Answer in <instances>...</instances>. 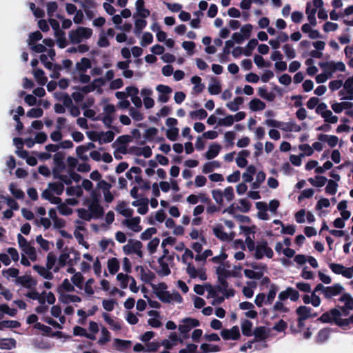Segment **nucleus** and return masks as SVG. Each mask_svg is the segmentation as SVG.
I'll return each instance as SVG.
<instances>
[{"mask_svg": "<svg viewBox=\"0 0 353 353\" xmlns=\"http://www.w3.org/2000/svg\"><path fill=\"white\" fill-rule=\"evenodd\" d=\"M90 195V198L86 201L88 208H79L77 210L78 216L86 221L98 219L104 212L103 208L100 204L101 194L99 191L92 190Z\"/></svg>", "mask_w": 353, "mask_h": 353, "instance_id": "f257e3e1", "label": "nucleus"}, {"mask_svg": "<svg viewBox=\"0 0 353 353\" xmlns=\"http://www.w3.org/2000/svg\"><path fill=\"white\" fill-rule=\"evenodd\" d=\"M234 295V291L232 289L228 288L225 281H223L219 285L213 286L210 285L208 289V299H212V305H218L222 303L225 298H229Z\"/></svg>", "mask_w": 353, "mask_h": 353, "instance_id": "f03ea898", "label": "nucleus"}, {"mask_svg": "<svg viewBox=\"0 0 353 353\" xmlns=\"http://www.w3.org/2000/svg\"><path fill=\"white\" fill-rule=\"evenodd\" d=\"M264 123L268 127L279 128L285 132H299L301 130V127L293 120L283 122L274 119H268L265 120Z\"/></svg>", "mask_w": 353, "mask_h": 353, "instance_id": "7ed1b4c3", "label": "nucleus"}, {"mask_svg": "<svg viewBox=\"0 0 353 353\" xmlns=\"http://www.w3.org/2000/svg\"><path fill=\"white\" fill-rule=\"evenodd\" d=\"M139 89L135 86H128L125 88V91L117 92L115 97L119 101L127 99L128 97L130 98V100L133 105L140 108L142 107V101L141 97H139Z\"/></svg>", "mask_w": 353, "mask_h": 353, "instance_id": "20e7f679", "label": "nucleus"}, {"mask_svg": "<svg viewBox=\"0 0 353 353\" xmlns=\"http://www.w3.org/2000/svg\"><path fill=\"white\" fill-rule=\"evenodd\" d=\"M92 34L93 31L91 28L79 26L74 30H70L68 34V37L72 44H78L89 39Z\"/></svg>", "mask_w": 353, "mask_h": 353, "instance_id": "39448f33", "label": "nucleus"}, {"mask_svg": "<svg viewBox=\"0 0 353 353\" xmlns=\"http://www.w3.org/2000/svg\"><path fill=\"white\" fill-rule=\"evenodd\" d=\"M51 315L59 319V322L53 320L48 316H43V321L55 328H62V325L65 323V318L62 315V310L58 305H53L50 309Z\"/></svg>", "mask_w": 353, "mask_h": 353, "instance_id": "423d86ee", "label": "nucleus"}, {"mask_svg": "<svg viewBox=\"0 0 353 353\" xmlns=\"http://www.w3.org/2000/svg\"><path fill=\"white\" fill-rule=\"evenodd\" d=\"M115 106L113 104L105 103L103 107V112L98 114V119L101 121L107 127L110 128L114 120Z\"/></svg>", "mask_w": 353, "mask_h": 353, "instance_id": "0eeeda50", "label": "nucleus"}, {"mask_svg": "<svg viewBox=\"0 0 353 353\" xmlns=\"http://www.w3.org/2000/svg\"><path fill=\"white\" fill-rule=\"evenodd\" d=\"M319 66L323 71L332 77L336 72H344L346 69L345 65L343 61H327L319 63Z\"/></svg>", "mask_w": 353, "mask_h": 353, "instance_id": "6e6552de", "label": "nucleus"}, {"mask_svg": "<svg viewBox=\"0 0 353 353\" xmlns=\"http://www.w3.org/2000/svg\"><path fill=\"white\" fill-rule=\"evenodd\" d=\"M254 252V256L256 259H261L264 256L271 259L274 255L273 250L268 246L265 241L257 242Z\"/></svg>", "mask_w": 353, "mask_h": 353, "instance_id": "1a4fd4ad", "label": "nucleus"}, {"mask_svg": "<svg viewBox=\"0 0 353 353\" xmlns=\"http://www.w3.org/2000/svg\"><path fill=\"white\" fill-rule=\"evenodd\" d=\"M253 30L252 25L248 23L242 26L239 32H234L232 38L238 44L242 43L245 39L251 37Z\"/></svg>", "mask_w": 353, "mask_h": 353, "instance_id": "9d476101", "label": "nucleus"}, {"mask_svg": "<svg viewBox=\"0 0 353 353\" xmlns=\"http://www.w3.org/2000/svg\"><path fill=\"white\" fill-rule=\"evenodd\" d=\"M329 268L336 274H341L346 279H352L353 277V265L350 268H346L342 264L330 263Z\"/></svg>", "mask_w": 353, "mask_h": 353, "instance_id": "9b49d317", "label": "nucleus"}, {"mask_svg": "<svg viewBox=\"0 0 353 353\" xmlns=\"http://www.w3.org/2000/svg\"><path fill=\"white\" fill-rule=\"evenodd\" d=\"M142 243L139 241L130 240L128 243L123 247V251L125 254H135L139 257L143 256Z\"/></svg>", "mask_w": 353, "mask_h": 353, "instance_id": "f8f14e48", "label": "nucleus"}, {"mask_svg": "<svg viewBox=\"0 0 353 353\" xmlns=\"http://www.w3.org/2000/svg\"><path fill=\"white\" fill-rule=\"evenodd\" d=\"M341 312L336 309H332L330 312L323 314L319 320L323 323H330L334 321L337 325L340 326L345 325L344 323H342L341 319Z\"/></svg>", "mask_w": 353, "mask_h": 353, "instance_id": "ddd939ff", "label": "nucleus"}, {"mask_svg": "<svg viewBox=\"0 0 353 353\" xmlns=\"http://www.w3.org/2000/svg\"><path fill=\"white\" fill-rule=\"evenodd\" d=\"M339 95L342 99H353V75L345 81L343 88L339 92Z\"/></svg>", "mask_w": 353, "mask_h": 353, "instance_id": "4468645a", "label": "nucleus"}, {"mask_svg": "<svg viewBox=\"0 0 353 353\" xmlns=\"http://www.w3.org/2000/svg\"><path fill=\"white\" fill-rule=\"evenodd\" d=\"M186 273L192 279H199L201 281L207 279L205 270L203 268H196L193 263H188V266L186 267Z\"/></svg>", "mask_w": 353, "mask_h": 353, "instance_id": "2eb2a0df", "label": "nucleus"}, {"mask_svg": "<svg viewBox=\"0 0 353 353\" xmlns=\"http://www.w3.org/2000/svg\"><path fill=\"white\" fill-rule=\"evenodd\" d=\"M199 325V321L197 319L185 318L180 321L179 330L181 334H187L192 329Z\"/></svg>", "mask_w": 353, "mask_h": 353, "instance_id": "dca6fc26", "label": "nucleus"}, {"mask_svg": "<svg viewBox=\"0 0 353 353\" xmlns=\"http://www.w3.org/2000/svg\"><path fill=\"white\" fill-rule=\"evenodd\" d=\"M183 343V340L181 339L176 333H171L168 338L162 342V345L164 346L166 349L163 353H170L169 350L178 345L179 344H182Z\"/></svg>", "mask_w": 353, "mask_h": 353, "instance_id": "f3484780", "label": "nucleus"}, {"mask_svg": "<svg viewBox=\"0 0 353 353\" xmlns=\"http://www.w3.org/2000/svg\"><path fill=\"white\" fill-rule=\"evenodd\" d=\"M64 163H63L62 164L54 165L52 170V173L54 175V178L59 179L65 184L68 185L72 183V174H70V176H68L62 174V172L64 170Z\"/></svg>", "mask_w": 353, "mask_h": 353, "instance_id": "a211bd4d", "label": "nucleus"}, {"mask_svg": "<svg viewBox=\"0 0 353 353\" xmlns=\"http://www.w3.org/2000/svg\"><path fill=\"white\" fill-rule=\"evenodd\" d=\"M140 223L141 218L139 216H130L122 221L123 225L134 232H139L142 230V226Z\"/></svg>", "mask_w": 353, "mask_h": 353, "instance_id": "6ab92c4d", "label": "nucleus"}, {"mask_svg": "<svg viewBox=\"0 0 353 353\" xmlns=\"http://www.w3.org/2000/svg\"><path fill=\"white\" fill-rule=\"evenodd\" d=\"M112 185L105 181H101L97 185V189L101 190L103 192L104 201L106 203H111L114 200V196L110 192Z\"/></svg>", "mask_w": 353, "mask_h": 353, "instance_id": "aec40b11", "label": "nucleus"}, {"mask_svg": "<svg viewBox=\"0 0 353 353\" xmlns=\"http://www.w3.org/2000/svg\"><path fill=\"white\" fill-rule=\"evenodd\" d=\"M213 232L214 235L221 241H230L234 237V233L233 232H225L223 226L220 224H218L213 228Z\"/></svg>", "mask_w": 353, "mask_h": 353, "instance_id": "412c9836", "label": "nucleus"}, {"mask_svg": "<svg viewBox=\"0 0 353 353\" xmlns=\"http://www.w3.org/2000/svg\"><path fill=\"white\" fill-rule=\"evenodd\" d=\"M59 301L64 305H69L70 303H77L81 301L80 296L72 294V292L62 293L58 294Z\"/></svg>", "mask_w": 353, "mask_h": 353, "instance_id": "4be33fe9", "label": "nucleus"}, {"mask_svg": "<svg viewBox=\"0 0 353 353\" xmlns=\"http://www.w3.org/2000/svg\"><path fill=\"white\" fill-rule=\"evenodd\" d=\"M299 298V292L290 287H288L285 290L281 291L278 296V299L281 301H285L290 299L292 301H296Z\"/></svg>", "mask_w": 353, "mask_h": 353, "instance_id": "5701e85b", "label": "nucleus"}, {"mask_svg": "<svg viewBox=\"0 0 353 353\" xmlns=\"http://www.w3.org/2000/svg\"><path fill=\"white\" fill-rule=\"evenodd\" d=\"M136 12L133 14V18L137 17L147 18L150 16V12L145 8L144 0H137L135 2Z\"/></svg>", "mask_w": 353, "mask_h": 353, "instance_id": "b1692460", "label": "nucleus"}, {"mask_svg": "<svg viewBox=\"0 0 353 353\" xmlns=\"http://www.w3.org/2000/svg\"><path fill=\"white\" fill-rule=\"evenodd\" d=\"M221 336L225 340H237L240 337L239 328L235 325L230 329H223Z\"/></svg>", "mask_w": 353, "mask_h": 353, "instance_id": "393cba45", "label": "nucleus"}, {"mask_svg": "<svg viewBox=\"0 0 353 353\" xmlns=\"http://www.w3.org/2000/svg\"><path fill=\"white\" fill-rule=\"evenodd\" d=\"M156 90L159 93L158 101L161 103H167L170 99L169 94L172 92V89L168 85H159Z\"/></svg>", "mask_w": 353, "mask_h": 353, "instance_id": "a878e982", "label": "nucleus"}, {"mask_svg": "<svg viewBox=\"0 0 353 353\" xmlns=\"http://www.w3.org/2000/svg\"><path fill=\"white\" fill-rule=\"evenodd\" d=\"M16 285H21L26 288H32L37 285L36 281L32 278L30 275L26 274L19 276L15 279Z\"/></svg>", "mask_w": 353, "mask_h": 353, "instance_id": "bb28decb", "label": "nucleus"}, {"mask_svg": "<svg viewBox=\"0 0 353 353\" xmlns=\"http://www.w3.org/2000/svg\"><path fill=\"white\" fill-rule=\"evenodd\" d=\"M239 308L246 310L245 315L250 319H255L257 316V312L254 310V305L250 302L244 301L239 303Z\"/></svg>", "mask_w": 353, "mask_h": 353, "instance_id": "cd10ccee", "label": "nucleus"}, {"mask_svg": "<svg viewBox=\"0 0 353 353\" xmlns=\"http://www.w3.org/2000/svg\"><path fill=\"white\" fill-rule=\"evenodd\" d=\"M83 259L92 263V268L94 274L97 276H100L101 274V264L99 258L97 257L94 259L93 256L89 253H85L83 254Z\"/></svg>", "mask_w": 353, "mask_h": 353, "instance_id": "c85d7f7f", "label": "nucleus"}, {"mask_svg": "<svg viewBox=\"0 0 353 353\" xmlns=\"http://www.w3.org/2000/svg\"><path fill=\"white\" fill-rule=\"evenodd\" d=\"M149 319L148 323L152 327L157 328L161 326L162 323L161 321L160 314L157 310H150L148 312Z\"/></svg>", "mask_w": 353, "mask_h": 353, "instance_id": "c756f323", "label": "nucleus"}, {"mask_svg": "<svg viewBox=\"0 0 353 353\" xmlns=\"http://www.w3.org/2000/svg\"><path fill=\"white\" fill-rule=\"evenodd\" d=\"M132 205L137 208V212L140 214H145L148 211V199L141 198L132 201Z\"/></svg>", "mask_w": 353, "mask_h": 353, "instance_id": "7c9ffc66", "label": "nucleus"}, {"mask_svg": "<svg viewBox=\"0 0 353 353\" xmlns=\"http://www.w3.org/2000/svg\"><path fill=\"white\" fill-rule=\"evenodd\" d=\"M343 289V287L340 283H335L332 285L327 286L324 297L330 299L333 296H336L340 294Z\"/></svg>", "mask_w": 353, "mask_h": 353, "instance_id": "2f4dec72", "label": "nucleus"}, {"mask_svg": "<svg viewBox=\"0 0 353 353\" xmlns=\"http://www.w3.org/2000/svg\"><path fill=\"white\" fill-rule=\"evenodd\" d=\"M296 312L298 316L301 319H307L317 316V314L314 313L311 307L305 305L299 307Z\"/></svg>", "mask_w": 353, "mask_h": 353, "instance_id": "473e14b6", "label": "nucleus"}, {"mask_svg": "<svg viewBox=\"0 0 353 353\" xmlns=\"http://www.w3.org/2000/svg\"><path fill=\"white\" fill-rule=\"evenodd\" d=\"M159 268L157 270L159 275L161 276H168L171 271L169 268L168 263L166 260L164 259V256H161L158 259Z\"/></svg>", "mask_w": 353, "mask_h": 353, "instance_id": "72a5a7b5", "label": "nucleus"}, {"mask_svg": "<svg viewBox=\"0 0 353 353\" xmlns=\"http://www.w3.org/2000/svg\"><path fill=\"white\" fill-rule=\"evenodd\" d=\"M331 108L335 113L339 114L343 110L345 111L346 109L353 108V103L350 101L334 102L331 104Z\"/></svg>", "mask_w": 353, "mask_h": 353, "instance_id": "f704fd0d", "label": "nucleus"}, {"mask_svg": "<svg viewBox=\"0 0 353 353\" xmlns=\"http://www.w3.org/2000/svg\"><path fill=\"white\" fill-rule=\"evenodd\" d=\"M316 9L311 4V2H308L306 5L305 14L310 24L313 26H316L317 21L316 19Z\"/></svg>", "mask_w": 353, "mask_h": 353, "instance_id": "c9c22d12", "label": "nucleus"}, {"mask_svg": "<svg viewBox=\"0 0 353 353\" xmlns=\"http://www.w3.org/2000/svg\"><path fill=\"white\" fill-rule=\"evenodd\" d=\"M75 290L74 285L68 279H65L61 285L57 288V294L67 293V292H72Z\"/></svg>", "mask_w": 353, "mask_h": 353, "instance_id": "e433bc0d", "label": "nucleus"}, {"mask_svg": "<svg viewBox=\"0 0 353 353\" xmlns=\"http://www.w3.org/2000/svg\"><path fill=\"white\" fill-rule=\"evenodd\" d=\"M257 283L256 281H251L246 283L245 285L243 287L242 292L244 296L247 299H250L253 296L255 289L256 288Z\"/></svg>", "mask_w": 353, "mask_h": 353, "instance_id": "4c0bfd02", "label": "nucleus"}, {"mask_svg": "<svg viewBox=\"0 0 353 353\" xmlns=\"http://www.w3.org/2000/svg\"><path fill=\"white\" fill-rule=\"evenodd\" d=\"M209 199L203 193H199L198 194H190L186 198V201L191 205H196L199 201L202 203H208Z\"/></svg>", "mask_w": 353, "mask_h": 353, "instance_id": "58836bf2", "label": "nucleus"}, {"mask_svg": "<svg viewBox=\"0 0 353 353\" xmlns=\"http://www.w3.org/2000/svg\"><path fill=\"white\" fill-rule=\"evenodd\" d=\"M248 106L251 111L257 112L263 110L265 108L266 105L259 99L254 98L249 102Z\"/></svg>", "mask_w": 353, "mask_h": 353, "instance_id": "ea45409f", "label": "nucleus"}, {"mask_svg": "<svg viewBox=\"0 0 353 353\" xmlns=\"http://www.w3.org/2000/svg\"><path fill=\"white\" fill-rule=\"evenodd\" d=\"M102 316L112 330L119 331L121 330V324L117 319L112 318L108 313H103Z\"/></svg>", "mask_w": 353, "mask_h": 353, "instance_id": "a19ab883", "label": "nucleus"}, {"mask_svg": "<svg viewBox=\"0 0 353 353\" xmlns=\"http://www.w3.org/2000/svg\"><path fill=\"white\" fill-rule=\"evenodd\" d=\"M107 267L110 274H115L119 270L120 262L117 258H110L107 261Z\"/></svg>", "mask_w": 353, "mask_h": 353, "instance_id": "79ce46f5", "label": "nucleus"}, {"mask_svg": "<svg viewBox=\"0 0 353 353\" xmlns=\"http://www.w3.org/2000/svg\"><path fill=\"white\" fill-rule=\"evenodd\" d=\"M256 169L253 165L247 167L245 171L243 173L242 178L245 183H251L253 181V176L256 174Z\"/></svg>", "mask_w": 353, "mask_h": 353, "instance_id": "37998d69", "label": "nucleus"}, {"mask_svg": "<svg viewBox=\"0 0 353 353\" xmlns=\"http://www.w3.org/2000/svg\"><path fill=\"white\" fill-rule=\"evenodd\" d=\"M221 149V147L219 144H217V143L211 144L209 146V148L205 154V158L207 159H212L215 158L220 152Z\"/></svg>", "mask_w": 353, "mask_h": 353, "instance_id": "c03bdc74", "label": "nucleus"}, {"mask_svg": "<svg viewBox=\"0 0 353 353\" xmlns=\"http://www.w3.org/2000/svg\"><path fill=\"white\" fill-rule=\"evenodd\" d=\"M249 155L250 152L248 150H244L239 152L236 159V165L239 168H245L248 164L247 157Z\"/></svg>", "mask_w": 353, "mask_h": 353, "instance_id": "a18cd8bd", "label": "nucleus"}, {"mask_svg": "<svg viewBox=\"0 0 353 353\" xmlns=\"http://www.w3.org/2000/svg\"><path fill=\"white\" fill-rule=\"evenodd\" d=\"M67 163H68V166L70 167V170L68 171V174H69L68 176H70V174H72V180L74 179L75 181H77L79 177V176L73 172V170L77 166H78V161H77V160L75 158H74V157H70L67 159Z\"/></svg>", "mask_w": 353, "mask_h": 353, "instance_id": "49530a36", "label": "nucleus"}, {"mask_svg": "<svg viewBox=\"0 0 353 353\" xmlns=\"http://www.w3.org/2000/svg\"><path fill=\"white\" fill-rule=\"evenodd\" d=\"M145 18H141L137 17L134 18V32L135 34H139L141 33L143 29H144L147 26V21L145 19Z\"/></svg>", "mask_w": 353, "mask_h": 353, "instance_id": "de8ad7c7", "label": "nucleus"}, {"mask_svg": "<svg viewBox=\"0 0 353 353\" xmlns=\"http://www.w3.org/2000/svg\"><path fill=\"white\" fill-rule=\"evenodd\" d=\"M221 91V85L219 81L212 79L208 85V92L210 94L216 95Z\"/></svg>", "mask_w": 353, "mask_h": 353, "instance_id": "09e8293b", "label": "nucleus"}, {"mask_svg": "<svg viewBox=\"0 0 353 353\" xmlns=\"http://www.w3.org/2000/svg\"><path fill=\"white\" fill-rule=\"evenodd\" d=\"M33 268L39 275L46 279H52L53 277L52 273L47 267L44 268L43 266L35 265Z\"/></svg>", "mask_w": 353, "mask_h": 353, "instance_id": "8fccbe9b", "label": "nucleus"}, {"mask_svg": "<svg viewBox=\"0 0 353 353\" xmlns=\"http://www.w3.org/2000/svg\"><path fill=\"white\" fill-rule=\"evenodd\" d=\"M244 100L242 97H238L226 104V107L232 112L237 111L240 106L243 104Z\"/></svg>", "mask_w": 353, "mask_h": 353, "instance_id": "3c124183", "label": "nucleus"}, {"mask_svg": "<svg viewBox=\"0 0 353 353\" xmlns=\"http://www.w3.org/2000/svg\"><path fill=\"white\" fill-rule=\"evenodd\" d=\"M221 167V163L217 161H210L205 163L202 168V172L205 174L210 173Z\"/></svg>", "mask_w": 353, "mask_h": 353, "instance_id": "603ef678", "label": "nucleus"}, {"mask_svg": "<svg viewBox=\"0 0 353 353\" xmlns=\"http://www.w3.org/2000/svg\"><path fill=\"white\" fill-rule=\"evenodd\" d=\"M132 344L130 341L127 340H121L119 339H115L114 340V345L115 348L119 351H125L128 349Z\"/></svg>", "mask_w": 353, "mask_h": 353, "instance_id": "864d4df0", "label": "nucleus"}, {"mask_svg": "<svg viewBox=\"0 0 353 353\" xmlns=\"http://www.w3.org/2000/svg\"><path fill=\"white\" fill-rule=\"evenodd\" d=\"M36 242L44 251H49L54 245L53 243L43 238L41 235H38L36 237Z\"/></svg>", "mask_w": 353, "mask_h": 353, "instance_id": "5fc2aeb1", "label": "nucleus"}, {"mask_svg": "<svg viewBox=\"0 0 353 353\" xmlns=\"http://www.w3.org/2000/svg\"><path fill=\"white\" fill-rule=\"evenodd\" d=\"M57 262V257L52 252H49L47 255L46 259V267L50 270H52L54 272H57V268L55 267Z\"/></svg>", "mask_w": 353, "mask_h": 353, "instance_id": "6e6d98bb", "label": "nucleus"}, {"mask_svg": "<svg viewBox=\"0 0 353 353\" xmlns=\"http://www.w3.org/2000/svg\"><path fill=\"white\" fill-rule=\"evenodd\" d=\"M114 137V134L112 131H107L97 134V139L101 143H110Z\"/></svg>", "mask_w": 353, "mask_h": 353, "instance_id": "4d7b16f0", "label": "nucleus"}, {"mask_svg": "<svg viewBox=\"0 0 353 353\" xmlns=\"http://www.w3.org/2000/svg\"><path fill=\"white\" fill-rule=\"evenodd\" d=\"M279 291V287L274 283L270 284V289L266 297V304H272L277 292Z\"/></svg>", "mask_w": 353, "mask_h": 353, "instance_id": "13d9d810", "label": "nucleus"}, {"mask_svg": "<svg viewBox=\"0 0 353 353\" xmlns=\"http://www.w3.org/2000/svg\"><path fill=\"white\" fill-rule=\"evenodd\" d=\"M255 338L260 341H263L269 336V331L265 327H259L254 332Z\"/></svg>", "mask_w": 353, "mask_h": 353, "instance_id": "bf43d9fd", "label": "nucleus"}, {"mask_svg": "<svg viewBox=\"0 0 353 353\" xmlns=\"http://www.w3.org/2000/svg\"><path fill=\"white\" fill-rule=\"evenodd\" d=\"M308 181L312 185L321 188L325 185L327 181V179L325 176H316L314 178L308 179Z\"/></svg>", "mask_w": 353, "mask_h": 353, "instance_id": "052dcab7", "label": "nucleus"}, {"mask_svg": "<svg viewBox=\"0 0 353 353\" xmlns=\"http://www.w3.org/2000/svg\"><path fill=\"white\" fill-rule=\"evenodd\" d=\"M83 276L80 272L74 273V274H73L70 279V281L73 283V285L78 288L79 289L83 288Z\"/></svg>", "mask_w": 353, "mask_h": 353, "instance_id": "680f3d73", "label": "nucleus"}, {"mask_svg": "<svg viewBox=\"0 0 353 353\" xmlns=\"http://www.w3.org/2000/svg\"><path fill=\"white\" fill-rule=\"evenodd\" d=\"M16 341L11 338H1L0 339V348L4 350H10L14 347Z\"/></svg>", "mask_w": 353, "mask_h": 353, "instance_id": "e2e57ef3", "label": "nucleus"}, {"mask_svg": "<svg viewBox=\"0 0 353 353\" xmlns=\"http://www.w3.org/2000/svg\"><path fill=\"white\" fill-rule=\"evenodd\" d=\"M189 116L192 120H203L207 117L208 113L204 109H199L191 111Z\"/></svg>", "mask_w": 353, "mask_h": 353, "instance_id": "0e129e2a", "label": "nucleus"}, {"mask_svg": "<svg viewBox=\"0 0 353 353\" xmlns=\"http://www.w3.org/2000/svg\"><path fill=\"white\" fill-rule=\"evenodd\" d=\"M111 339L110 333L105 327L101 329V337L98 340V344L103 345Z\"/></svg>", "mask_w": 353, "mask_h": 353, "instance_id": "69168bd1", "label": "nucleus"}, {"mask_svg": "<svg viewBox=\"0 0 353 353\" xmlns=\"http://www.w3.org/2000/svg\"><path fill=\"white\" fill-rule=\"evenodd\" d=\"M258 94L268 101H273L275 99V94L268 92L265 87H261L258 89Z\"/></svg>", "mask_w": 353, "mask_h": 353, "instance_id": "338daca9", "label": "nucleus"}, {"mask_svg": "<svg viewBox=\"0 0 353 353\" xmlns=\"http://www.w3.org/2000/svg\"><path fill=\"white\" fill-rule=\"evenodd\" d=\"M348 310H353V297L350 294H343L339 299Z\"/></svg>", "mask_w": 353, "mask_h": 353, "instance_id": "774afa93", "label": "nucleus"}]
</instances>
